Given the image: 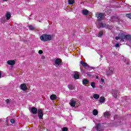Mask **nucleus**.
Masks as SVG:
<instances>
[{
  "label": "nucleus",
  "mask_w": 131,
  "mask_h": 131,
  "mask_svg": "<svg viewBox=\"0 0 131 131\" xmlns=\"http://www.w3.org/2000/svg\"><path fill=\"white\" fill-rule=\"evenodd\" d=\"M116 48H119V43H117L115 45Z\"/></svg>",
  "instance_id": "nucleus-34"
},
{
  "label": "nucleus",
  "mask_w": 131,
  "mask_h": 131,
  "mask_svg": "<svg viewBox=\"0 0 131 131\" xmlns=\"http://www.w3.org/2000/svg\"><path fill=\"white\" fill-rule=\"evenodd\" d=\"M10 122H11V123H15V119H11L10 120Z\"/></svg>",
  "instance_id": "nucleus-33"
},
{
  "label": "nucleus",
  "mask_w": 131,
  "mask_h": 131,
  "mask_svg": "<svg viewBox=\"0 0 131 131\" xmlns=\"http://www.w3.org/2000/svg\"><path fill=\"white\" fill-rule=\"evenodd\" d=\"M38 116L39 119H42V117H43V113H42V111H41V110H38Z\"/></svg>",
  "instance_id": "nucleus-8"
},
{
  "label": "nucleus",
  "mask_w": 131,
  "mask_h": 131,
  "mask_svg": "<svg viewBox=\"0 0 131 131\" xmlns=\"http://www.w3.org/2000/svg\"><path fill=\"white\" fill-rule=\"evenodd\" d=\"M75 104H76V101L75 100H72L71 101L70 105L71 107H75Z\"/></svg>",
  "instance_id": "nucleus-19"
},
{
  "label": "nucleus",
  "mask_w": 131,
  "mask_h": 131,
  "mask_svg": "<svg viewBox=\"0 0 131 131\" xmlns=\"http://www.w3.org/2000/svg\"><path fill=\"white\" fill-rule=\"evenodd\" d=\"M93 98L96 100H98V99L100 98V95H99V94H95L93 95Z\"/></svg>",
  "instance_id": "nucleus-21"
},
{
  "label": "nucleus",
  "mask_w": 131,
  "mask_h": 131,
  "mask_svg": "<svg viewBox=\"0 0 131 131\" xmlns=\"http://www.w3.org/2000/svg\"><path fill=\"white\" fill-rule=\"evenodd\" d=\"M6 17L7 20H10V19H11V13L7 12L6 14Z\"/></svg>",
  "instance_id": "nucleus-17"
},
{
  "label": "nucleus",
  "mask_w": 131,
  "mask_h": 131,
  "mask_svg": "<svg viewBox=\"0 0 131 131\" xmlns=\"http://www.w3.org/2000/svg\"><path fill=\"white\" fill-rule=\"evenodd\" d=\"M97 28L99 29H100V28H109V25L101 23L99 26L97 27Z\"/></svg>",
  "instance_id": "nucleus-6"
},
{
  "label": "nucleus",
  "mask_w": 131,
  "mask_h": 131,
  "mask_svg": "<svg viewBox=\"0 0 131 131\" xmlns=\"http://www.w3.org/2000/svg\"><path fill=\"white\" fill-rule=\"evenodd\" d=\"M96 17H97L99 22L102 21V20H104V14L102 13L97 14Z\"/></svg>",
  "instance_id": "nucleus-3"
},
{
  "label": "nucleus",
  "mask_w": 131,
  "mask_h": 131,
  "mask_svg": "<svg viewBox=\"0 0 131 131\" xmlns=\"http://www.w3.org/2000/svg\"><path fill=\"white\" fill-rule=\"evenodd\" d=\"M68 88L70 90V91H73V90H74V87H73V85L71 84L68 85Z\"/></svg>",
  "instance_id": "nucleus-23"
},
{
  "label": "nucleus",
  "mask_w": 131,
  "mask_h": 131,
  "mask_svg": "<svg viewBox=\"0 0 131 131\" xmlns=\"http://www.w3.org/2000/svg\"><path fill=\"white\" fill-rule=\"evenodd\" d=\"M91 85L93 89H96V83H95V82H92Z\"/></svg>",
  "instance_id": "nucleus-25"
},
{
  "label": "nucleus",
  "mask_w": 131,
  "mask_h": 131,
  "mask_svg": "<svg viewBox=\"0 0 131 131\" xmlns=\"http://www.w3.org/2000/svg\"><path fill=\"white\" fill-rule=\"evenodd\" d=\"M111 115L110 112H105L104 113V117L105 119H108L110 117Z\"/></svg>",
  "instance_id": "nucleus-9"
},
{
  "label": "nucleus",
  "mask_w": 131,
  "mask_h": 131,
  "mask_svg": "<svg viewBox=\"0 0 131 131\" xmlns=\"http://www.w3.org/2000/svg\"><path fill=\"white\" fill-rule=\"evenodd\" d=\"M118 93V91L115 90L113 91L112 92V95L113 97H114L115 98H117V94Z\"/></svg>",
  "instance_id": "nucleus-14"
},
{
  "label": "nucleus",
  "mask_w": 131,
  "mask_h": 131,
  "mask_svg": "<svg viewBox=\"0 0 131 131\" xmlns=\"http://www.w3.org/2000/svg\"><path fill=\"white\" fill-rule=\"evenodd\" d=\"M113 72H114V68H109L106 71V75H107V76H110L113 74Z\"/></svg>",
  "instance_id": "nucleus-4"
},
{
  "label": "nucleus",
  "mask_w": 131,
  "mask_h": 131,
  "mask_svg": "<svg viewBox=\"0 0 131 131\" xmlns=\"http://www.w3.org/2000/svg\"><path fill=\"white\" fill-rule=\"evenodd\" d=\"M101 81H102V82H104V79L101 78Z\"/></svg>",
  "instance_id": "nucleus-38"
},
{
  "label": "nucleus",
  "mask_w": 131,
  "mask_h": 131,
  "mask_svg": "<svg viewBox=\"0 0 131 131\" xmlns=\"http://www.w3.org/2000/svg\"><path fill=\"white\" fill-rule=\"evenodd\" d=\"M69 5H73L75 3L74 0H69L68 1Z\"/></svg>",
  "instance_id": "nucleus-28"
},
{
  "label": "nucleus",
  "mask_w": 131,
  "mask_h": 131,
  "mask_svg": "<svg viewBox=\"0 0 131 131\" xmlns=\"http://www.w3.org/2000/svg\"><path fill=\"white\" fill-rule=\"evenodd\" d=\"M96 78H97V79H98V78H99V77L96 76Z\"/></svg>",
  "instance_id": "nucleus-43"
},
{
  "label": "nucleus",
  "mask_w": 131,
  "mask_h": 131,
  "mask_svg": "<svg viewBox=\"0 0 131 131\" xmlns=\"http://www.w3.org/2000/svg\"><path fill=\"white\" fill-rule=\"evenodd\" d=\"M103 34V30L100 31V32H99L98 34V37H101V36H102Z\"/></svg>",
  "instance_id": "nucleus-24"
},
{
  "label": "nucleus",
  "mask_w": 131,
  "mask_h": 131,
  "mask_svg": "<svg viewBox=\"0 0 131 131\" xmlns=\"http://www.w3.org/2000/svg\"><path fill=\"white\" fill-rule=\"evenodd\" d=\"M15 63V62L14 60H10L7 61V64H8V65H11V66H14Z\"/></svg>",
  "instance_id": "nucleus-13"
},
{
  "label": "nucleus",
  "mask_w": 131,
  "mask_h": 131,
  "mask_svg": "<svg viewBox=\"0 0 131 131\" xmlns=\"http://www.w3.org/2000/svg\"><path fill=\"white\" fill-rule=\"evenodd\" d=\"M20 89L22 90V91H27V86H26V84L23 83L20 85Z\"/></svg>",
  "instance_id": "nucleus-11"
},
{
  "label": "nucleus",
  "mask_w": 131,
  "mask_h": 131,
  "mask_svg": "<svg viewBox=\"0 0 131 131\" xmlns=\"http://www.w3.org/2000/svg\"><path fill=\"white\" fill-rule=\"evenodd\" d=\"M0 78H2V72L0 71Z\"/></svg>",
  "instance_id": "nucleus-40"
},
{
  "label": "nucleus",
  "mask_w": 131,
  "mask_h": 131,
  "mask_svg": "<svg viewBox=\"0 0 131 131\" xmlns=\"http://www.w3.org/2000/svg\"><path fill=\"white\" fill-rule=\"evenodd\" d=\"M31 112L32 113V114H37V112H38V111H37V108H36V107H32L31 108Z\"/></svg>",
  "instance_id": "nucleus-12"
},
{
  "label": "nucleus",
  "mask_w": 131,
  "mask_h": 131,
  "mask_svg": "<svg viewBox=\"0 0 131 131\" xmlns=\"http://www.w3.org/2000/svg\"><path fill=\"white\" fill-rule=\"evenodd\" d=\"M107 29H112V26H109V28H107Z\"/></svg>",
  "instance_id": "nucleus-36"
},
{
  "label": "nucleus",
  "mask_w": 131,
  "mask_h": 131,
  "mask_svg": "<svg viewBox=\"0 0 131 131\" xmlns=\"http://www.w3.org/2000/svg\"><path fill=\"white\" fill-rule=\"evenodd\" d=\"M27 1L28 3H29V2H30V0H26Z\"/></svg>",
  "instance_id": "nucleus-41"
},
{
  "label": "nucleus",
  "mask_w": 131,
  "mask_h": 131,
  "mask_svg": "<svg viewBox=\"0 0 131 131\" xmlns=\"http://www.w3.org/2000/svg\"><path fill=\"white\" fill-rule=\"evenodd\" d=\"M93 115H95V116L96 115H98V110H94L93 111Z\"/></svg>",
  "instance_id": "nucleus-27"
},
{
  "label": "nucleus",
  "mask_w": 131,
  "mask_h": 131,
  "mask_svg": "<svg viewBox=\"0 0 131 131\" xmlns=\"http://www.w3.org/2000/svg\"><path fill=\"white\" fill-rule=\"evenodd\" d=\"M1 121H2V119H0V122H1Z\"/></svg>",
  "instance_id": "nucleus-45"
},
{
  "label": "nucleus",
  "mask_w": 131,
  "mask_h": 131,
  "mask_svg": "<svg viewBox=\"0 0 131 131\" xmlns=\"http://www.w3.org/2000/svg\"><path fill=\"white\" fill-rule=\"evenodd\" d=\"M45 56H42L41 57V59H42V60H45Z\"/></svg>",
  "instance_id": "nucleus-37"
},
{
  "label": "nucleus",
  "mask_w": 131,
  "mask_h": 131,
  "mask_svg": "<svg viewBox=\"0 0 131 131\" xmlns=\"http://www.w3.org/2000/svg\"><path fill=\"white\" fill-rule=\"evenodd\" d=\"M74 78H75V79H78L79 78V75L77 73H75L74 75Z\"/></svg>",
  "instance_id": "nucleus-22"
},
{
  "label": "nucleus",
  "mask_w": 131,
  "mask_h": 131,
  "mask_svg": "<svg viewBox=\"0 0 131 131\" xmlns=\"http://www.w3.org/2000/svg\"><path fill=\"white\" fill-rule=\"evenodd\" d=\"M126 64H127V65H129V63H128V62H127Z\"/></svg>",
  "instance_id": "nucleus-42"
},
{
  "label": "nucleus",
  "mask_w": 131,
  "mask_h": 131,
  "mask_svg": "<svg viewBox=\"0 0 131 131\" xmlns=\"http://www.w3.org/2000/svg\"><path fill=\"white\" fill-rule=\"evenodd\" d=\"M82 14H83L84 16H87V15H89V10L86 9L83 10L82 11Z\"/></svg>",
  "instance_id": "nucleus-15"
},
{
  "label": "nucleus",
  "mask_w": 131,
  "mask_h": 131,
  "mask_svg": "<svg viewBox=\"0 0 131 131\" xmlns=\"http://www.w3.org/2000/svg\"><path fill=\"white\" fill-rule=\"evenodd\" d=\"M100 89H103V86L102 85H99Z\"/></svg>",
  "instance_id": "nucleus-39"
},
{
  "label": "nucleus",
  "mask_w": 131,
  "mask_h": 131,
  "mask_svg": "<svg viewBox=\"0 0 131 131\" xmlns=\"http://www.w3.org/2000/svg\"><path fill=\"white\" fill-rule=\"evenodd\" d=\"M40 39L42 41L46 42L47 41L52 40L53 39V36L52 35H48L44 34L40 36Z\"/></svg>",
  "instance_id": "nucleus-1"
},
{
  "label": "nucleus",
  "mask_w": 131,
  "mask_h": 131,
  "mask_svg": "<svg viewBox=\"0 0 131 131\" xmlns=\"http://www.w3.org/2000/svg\"><path fill=\"white\" fill-rule=\"evenodd\" d=\"M62 131H68V128L66 127H63Z\"/></svg>",
  "instance_id": "nucleus-31"
},
{
  "label": "nucleus",
  "mask_w": 131,
  "mask_h": 131,
  "mask_svg": "<svg viewBox=\"0 0 131 131\" xmlns=\"http://www.w3.org/2000/svg\"><path fill=\"white\" fill-rule=\"evenodd\" d=\"M29 29L30 30H34V29H35V28L32 25H30L29 26Z\"/></svg>",
  "instance_id": "nucleus-26"
},
{
  "label": "nucleus",
  "mask_w": 131,
  "mask_h": 131,
  "mask_svg": "<svg viewBox=\"0 0 131 131\" xmlns=\"http://www.w3.org/2000/svg\"><path fill=\"white\" fill-rule=\"evenodd\" d=\"M6 104H10L11 102V99H7L5 100Z\"/></svg>",
  "instance_id": "nucleus-30"
},
{
  "label": "nucleus",
  "mask_w": 131,
  "mask_h": 131,
  "mask_svg": "<svg viewBox=\"0 0 131 131\" xmlns=\"http://www.w3.org/2000/svg\"><path fill=\"white\" fill-rule=\"evenodd\" d=\"M3 1H4V2H6L7 0H3Z\"/></svg>",
  "instance_id": "nucleus-44"
},
{
  "label": "nucleus",
  "mask_w": 131,
  "mask_h": 131,
  "mask_svg": "<svg viewBox=\"0 0 131 131\" xmlns=\"http://www.w3.org/2000/svg\"><path fill=\"white\" fill-rule=\"evenodd\" d=\"M126 17L129 18V19H131V13H127L126 14Z\"/></svg>",
  "instance_id": "nucleus-29"
},
{
  "label": "nucleus",
  "mask_w": 131,
  "mask_h": 131,
  "mask_svg": "<svg viewBox=\"0 0 131 131\" xmlns=\"http://www.w3.org/2000/svg\"><path fill=\"white\" fill-rule=\"evenodd\" d=\"M99 102L100 103H104L105 102V97H101L99 98Z\"/></svg>",
  "instance_id": "nucleus-20"
},
{
  "label": "nucleus",
  "mask_w": 131,
  "mask_h": 131,
  "mask_svg": "<svg viewBox=\"0 0 131 131\" xmlns=\"http://www.w3.org/2000/svg\"><path fill=\"white\" fill-rule=\"evenodd\" d=\"M80 63L82 65V66H83V67H88V68H89V69L91 70L92 69H94V68L93 67H90V66H89V64H88V63H86V62H84V61L81 60L80 62Z\"/></svg>",
  "instance_id": "nucleus-5"
},
{
  "label": "nucleus",
  "mask_w": 131,
  "mask_h": 131,
  "mask_svg": "<svg viewBox=\"0 0 131 131\" xmlns=\"http://www.w3.org/2000/svg\"><path fill=\"white\" fill-rule=\"evenodd\" d=\"M95 128L96 130L98 131L103 130V126L102 125V124L98 123L95 126Z\"/></svg>",
  "instance_id": "nucleus-7"
},
{
  "label": "nucleus",
  "mask_w": 131,
  "mask_h": 131,
  "mask_svg": "<svg viewBox=\"0 0 131 131\" xmlns=\"http://www.w3.org/2000/svg\"><path fill=\"white\" fill-rule=\"evenodd\" d=\"M5 17H2V18H1V23H5Z\"/></svg>",
  "instance_id": "nucleus-32"
},
{
  "label": "nucleus",
  "mask_w": 131,
  "mask_h": 131,
  "mask_svg": "<svg viewBox=\"0 0 131 131\" xmlns=\"http://www.w3.org/2000/svg\"><path fill=\"white\" fill-rule=\"evenodd\" d=\"M50 99L52 101H54V100H56L57 99V95L55 94H52L50 96Z\"/></svg>",
  "instance_id": "nucleus-16"
},
{
  "label": "nucleus",
  "mask_w": 131,
  "mask_h": 131,
  "mask_svg": "<svg viewBox=\"0 0 131 131\" xmlns=\"http://www.w3.org/2000/svg\"><path fill=\"white\" fill-rule=\"evenodd\" d=\"M55 64H56L55 66L56 67H58V66H59V65H61V63H62V61H60V59L57 58L55 60Z\"/></svg>",
  "instance_id": "nucleus-10"
},
{
  "label": "nucleus",
  "mask_w": 131,
  "mask_h": 131,
  "mask_svg": "<svg viewBox=\"0 0 131 131\" xmlns=\"http://www.w3.org/2000/svg\"><path fill=\"white\" fill-rule=\"evenodd\" d=\"M42 53H43L42 50H39V51H38L39 54H42Z\"/></svg>",
  "instance_id": "nucleus-35"
},
{
  "label": "nucleus",
  "mask_w": 131,
  "mask_h": 131,
  "mask_svg": "<svg viewBox=\"0 0 131 131\" xmlns=\"http://www.w3.org/2000/svg\"><path fill=\"white\" fill-rule=\"evenodd\" d=\"M82 83L84 85H86L88 83H90V81H89V80H88L87 79H83L82 81Z\"/></svg>",
  "instance_id": "nucleus-18"
},
{
  "label": "nucleus",
  "mask_w": 131,
  "mask_h": 131,
  "mask_svg": "<svg viewBox=\"0 0 131 131\" xmlns=\"http://www.w3.org/2000/svg\"><path fill=\"white\" fill-rule=\"evenodd\" d=\"M125 36V35L124 34L120 33L118 34V36L116 37V40H118V39H120V41L123 42L124 41Z\"/></svg>",
  "instance_id": "nucleus-2"
}]
</instances>
